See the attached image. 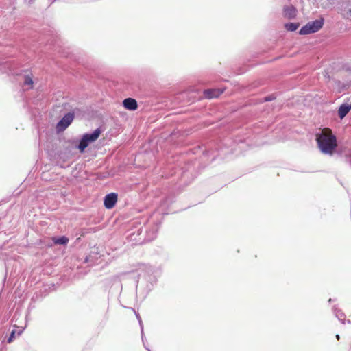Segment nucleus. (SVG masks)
<instances>
[{
	"instance_id": "obj_1",
	"label": "nucleus",
	"mask_w": 351,
	"mask_h": 351,
	"mask_svg": "<svg viewBox=\"0 0 351 351\" xmlns=\"http://www.w3.org/2000/svg\"><path fill=\"white\" fill-rule=\"evenodd\" d=\"M316 141L321 152L326 154L332 155L337 147V138L328 128L322 129L320 134H316Z\"/></svg>"
},
{
	"instance_id": "obj_2",
	"label": "nucleus",
	"mask_w": 351,
	"mask_h": 351,
	"mask_svg": "<svg viewBox=\"0 0 351 351\" xmlns=\"http://www.w3.org/2000/svg\"><path fill=\"white\" fill-rule=\"evenodd\" d=\"M101 134V130L97 128L92 134H84L78 145L80 152H83L90 143L95 142L100 136Z\"/></svg>"
},
{
	"instance_id": "obj_3",
	"label": "nucleus",
	"mask_w": 351,
	"mask_h": 351,
	"mask_svg": "<svg viewBox=\"0 0 351 351\" xmlns=\"http://www.w3.org/2000/svg\"><path fill=\"white\" fill-rule=\"evenodd\" d=\"M324 20L323 18L308 22L303 26L299 32L301 35H306L318 32L324 25Z\"/></svg>"
},
{
	"instance_id": "obj_4",
	"label": "nucleus",
	"mask_w": 351,
	"mask_h": 351,
	"mask_svg": "<svg viewBox=\"0 0 351 351\" xmlns=\"http://www.w3.org/2000/svg\"><path fill=\"white\" fill-rule=\"evenodd\" d=\"M74 119L73 112H68L64 117L57 123L56 128L58 131L64 130L73 121Z\"/></svg>"
},
{
	"instance_id": "obj_5",
	"label": "nucleus",
	"mask_w": 351,
	"mask_h": 351,
	"mask_svg": "<svg viewBox=\"0 0 351 351\" xmlns=\"http://www.w3.org/2000/svg\"><path fill=\"white\" fill-rule=\"evenodd\" d=\"M118 199V195L117 193H112L110 194H108L104 197V204L106 208L111 209L112 208Z\"/></svg>"
},
{
	"instance_id": "obj_6",
	"label": "nucleus",
	"mask_w": 351,
	"mask_h": 351,
	"mask_svg": "<svg viewBox=\"0 0 351 351\" xmlns=\"http://www.w3.org/2000/svg\"><path fill=\"white\" fill-rule=\"evenodd\" d=\"M297 15V10L293 5L285 6L283 8V16L287 19H294Z\"/></svg>"
},
{
	"instance_id": "obj_7",
	"label": "nucleus",
	"mask_w": 351,
	"mask_h": 351,
	"mask_svg": "<svg viewBox=\"0 0 351 351\" xmlns=\"http://www.w3.org/2000/svg\"><path fill=\"white\" fill-rule=\"evenodd\" d=\"M123 104L125 108L130 110H134L138 108L136 101L132 98L125 99L123 101Z\"/></svg>"
},
{
	"instance_id": "obj_8",
	"label": "nucleus",
	"mask_w": 351,
	"mask_h": 351,
	"mask_svg": "<svg viewBox=\"0 0 351 351\" xmlns=\"http://www.w3.org/2000/svg\"><path fill=\"white\" fill-rule=\"evenodd\" d=\"M222 93L223 90L219 89H207L204 91V95L206 98L212 99L218 97Z\"/></svg>"
},
{
	"instance_id": "obj_9",
	"label": "nucleus",
	"mask_w": 351,
	"mask_h": 351,
	"mask_svg": "<svg viewBox=\"0 0 351 351\" xmlns=\"http://www.w3.org/2000/svg\"><path fill=\"white\" fill-rule=\"evenodd\" d=\"M351 110V104H343L338 110V115L340 119H343Z\"/></svg>"
},
{
	"instance_id": "obj_10",
	"label": "nucleus",
	"mask_w": 351,
	"mask_h": 351,
	"mask_svg": "<svg viewBox=\"0 0 351 351\" xmlns=\"http://www.w3.org/2000/svg\"><path fill=\"white\" fill-rule=\"evenodd\" d=\"M51 239L56 245H66L69 241V238L65 236L61 237H53Z\"/></svg>"
},
{
	"instance_id": "obj_11",
	"label": "nucleus",
	"mask_w": 351,
	"mask_h": 351,
	"mask_svg": "<svg viewBox=\"0 0 351 351\" xmlns=\"http://www.w3.org/2000/svg\"><path fill=\"white\" fill-rule=\"evenodd\" d=\"M300 26L298 23H288L285 25V27L287 30L293 32L296 30Z\"/></svg>"
},
{
	"instance_id": "obj_12",
	"label": "nucleus",
	"mask_w": 351,
	"mask_h": 351,
	"mask_svg": "<svg viewBox=\"0 0 351 351\" xmlns=\"http://www.w3.org/2000/svg\"><path fill=\"white\" fill-rule=\"evenodd\" d=\"M24 84H25V85L30 86H31V88H32V85H33V84H34V82H33V80H32V77H31L30 76H29V75H26V76L25 77Z\"/></svg>"
},
{
	"instance_id": "obj_13",
	"label": "nucleus",
	"mask_w": 351,
	"mask_h": 351,
	"mask_svg": "<svg viewBox=\"0 0 351 351\" xmlns=\"http://www.w3.org/2000/svg\"><path fill=\"white\" fill-rule=\"evenodd\" d=\"M15 333H16L15 330L12 331V332L8 339V343H10L14 341V339L15 338Z\"/></svg>"
},
{
	"instance_id": "obj_14",
	"label": "nucleus",
	"mask_w": 351,
	"mask_h": 351,
	"mask_svg": "<svg viewBox=\"0 0 351 351\" xmlns=\"http://www.w3.org/2000/svg\"><path fill=\"white\" fill-rule=\"evenodd\" d=\"M22 332V330H20L19 332H18V335H20Z\"/></svg>"
},
{
	"instance_id": "obj_15",
	"label": "nucleus",
	"mask_w": 351,
	"mask_h": 351,
	"mask_svg": "<svg viewBox=\"0 0 351 351\" xmlns=\"http://www.w3.org/2000/svg\"><path fill=\"white\" fill-rule=\"evenodd\" d=\"M269 100H270V99H268V98H265V101H269Z\"/></svg>"
},
{
	"instance_id": "obj_16",
	"label": "nucleus",
	"mask_w": 351,
	"mask_h": 351,
	"mask_svg": "<svg viewBox=\"0 0 351 351\" xmlns=\"http://www.w3.org/2000/svg\"><path fill=\"white\" fill-rule=\"evenodd\" d=\"M336 337H337V339H339V335H337V336H336Z\"/></svg>"
}]
</instances>
